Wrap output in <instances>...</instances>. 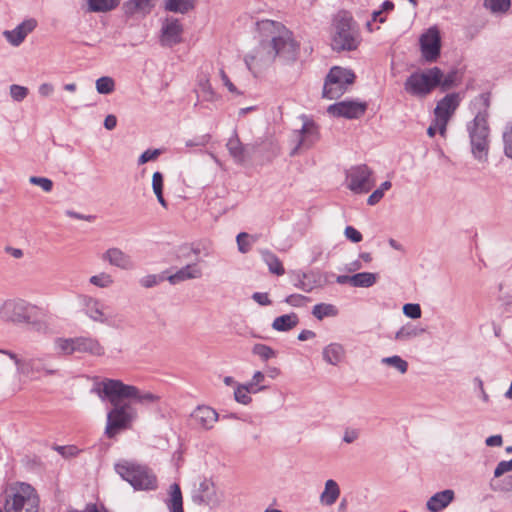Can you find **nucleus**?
Wrapping results in <instances>:
<instances>
[{"mask_svg":"<svg viewBox=\"0 0 512 512\" xmlns=\"http://www.w3.org/2000/svg\"><path fill=\"white\" fill-rule=\"evenodd\" d=\"M102 400H108L113 408L107 413L105 435L112 439L121 431L131 428L136 419V411L129 402L140 404L154 403L158 397L150 392H141L136 386L124 384L117 379H104L95 388Z\"/></svg>","mask_w":512,"mask_h":512,"instance_id":"obj_1","label":"nucleus"},{"mask_svg":"<svg viewBox=\"0 0 512 512\" xmlns=\"http://www.w3.org/2000/svg\"><path fill=\"white\" fill-rule=\"evenodd\" d=\"M480 108L474 119L467 123L471 152L479 160H486L489 150L490 128L488 124V109L490 107V93H481L476 99Z\"/></svg>","mask_w":512,"mask_h":512,"instance_id":"obj_2","label":"nucleus"},{"mask_svg":"<svg viewBox=\"0 0 512 512\" xmlns=\"http://www.w3.org/2000/svg\"><path fill=\"white\" fill-rule=\"evenodd\" d=\"M116 473L134 490L150 491L158 487L157 477L147 465L133 461L121 460L114 465Z\"/></svg>","mask_w":512,"mask_h":512,"instance_id":"obj_3","label":"nucleus"},{"mask_svg":"<svg viewBox=\"0 0 512 512\" xmlns=\"http://www.w3.org/2000/svg\"><path fill=\"white\" fill-rule=\"evenodd\" d=\"M5 493L4 512H38L39 497L30 484L15 482Z\"/></svg>","mask_w":512,"mask_h":512,"instance_id":"obj_4","label":"nucleus"},{"mask_svg":"<svg viewBox=\"0 0 512 512\" xmlns=\"http://www.w3.org/2000/svg\"><path fill=\"white\" fill-rule=\"evenodd\" d=\"M335 33L332 39V48L337 51H352L359 45V34L352 16L342 11L335 19Z\"/></svg>","mask_w":512,"mask_h":512,"instance_id":"obj_5","label":"nucleus"},{"mask_svg":"<svg viewBox=\"0 0 512 512\" xmlns=\"http://www.w3.org/2000/svg\"><path fill=\"white\" fill-rule=\"evenodd\" d=\"M266 23L276 27L280 32L270 42L271 51L269 52L268 61L279 57L283 62H294L299 54V44L293 39L292 32L278 22L266 21Z\"/></svg>","mask_w":512,"mask_h":512,"instance_id":"obj_6","label":"nucleus"},{"mask_svg":"<svg viewBox=\"0 0 512 512\" xmlns=\"http://www.w3.org/2000/svg\"><path fill=\"white\" fill-rule=\"evenodd\" d=\"M443 71L439 67H432L425 71L411 73L404 82V90L415 97H425L439 86Z\"/></svg>","mask_w":512,"mask_h":512,"instance_id":"obj_7","label":"nucleus"},{"mask_svg":"<svg viewBox=\"0 0 512 512\" xmlns=\"http://www.w3.org/2000/svg\"><path fill=\"white\" fill-rule=\"evenodd\" d=\"M355 77L352 70L339 66L332 67L325 77L322 97L329 100L340 98L348 86L354 83Z\"/></svg>","mask_w":512,"mask_h":512,"instance_id":"obj_8","label":"nucleus"},{"mask_svg":"<svg viewBox=\"0 0 512 512\" xmlns=\"http://www.w3.org/2000/svg\"><path fill=\"white\" fill-rule=\"evenodd\" d=\"M35 306L23 299L6 300L0 307V319L15 324L30 323Z\"/></svg>","mask_w":512,"mask_h":512,"instance_id":"obj_9","label":"nucleus"},{"mask_svg":"<svg viewBox=\"0 0 512 512\" xmlns=\"http://www.w3.org/2000/svg\"><path fill=\"white\" fill-rule=\"evenodd\" d=\"M372 174L366 164L351 167L346 174L347 187L356 194L368 193L375 185Z\"/></svg>","mask_w":512,"mask_h":512,"instance_id":"obj_10","label":"nucleus"},{"mask_svg":"<svg viewBox=\"0 0 512 512\" xmlns=\"http://www.w3.org/2000/svg\"><path fill=\"white\" fill-rule=\"evenodd\" d=\"M301 119L303 124L301 129L295 131L297 144L291 151V156L296 155L302 148H311L320 139L319 126L316 122L306 115H301Z\"/></svg>","mask_w":512,"mask_h":512,"instance_id":"obj_11","label":"nucleus"},{"mask_svg":"<svg viewBox=\"0 0 512 512\" xmlns=\"http://www.w3.org/2000/svg\"><path fill=\"white\" fill-rule=\"evenodd\" d=\"M459 104L460 96L458 93L447 94L438 101L434 109V115L435 123L438 125L441 135L445 134L447 123Z\"/></svg>","mask_w":512,"mask_h":512,"instance_id":"obj_12","label":"nucleus"},{"mask_svg":"<svg viewBox=\"0 0 512 512\" xmlns=\"http://www.w3.org/2000/svg\"><path fill=\"white\" fill-rule=\"evenodd\" d=\"M184 27L175 17H166L162 21L159 43L162 47L172 48L183 42Z\"/></svg>","mask_w":512,"mask_h":512,"instance_id":"obj_13","label":"nucleus"},{"mask_svg":"<svg viewBox=\"0 0 512 512\" xmlns=\"http://www.w3.org/2000/svg\"><path fill=\"white\" fill-rule=\"evenodd\" d=\"M423 59L428 63L438 60L441 54V35L436 27L429 28L419 39Z\"/></svg>","mask_w":512,"mask_h":512,"instance_id":"obj_14","label":"nucleus"},{"mask_svg":"<svg viewBox=\"0 0 512 512\" xmlns=\"http://www.w3.org/2000/svg\"><path fill=\"white\" fill-rule=\"evenodd\" d=\"M367 107L366 102L344 100L329 105L327 113L336 118L359 119L365 114Z\"/></svg>","mask_w":512,"mask_h":512,"instance_id":"obj_15","label":"nucleus"},{"mask_svg":"<svg viewBox=\"0 0 512 512\" xmlns=\"http://www.w3.org/2000/svg\"><path fill=\"white\" fill-rule=\"evenodd\" d=\"M191 499L197 505L214 506L218 504L214 482L211 479L203 478L192 490Z\"/></svg>","mask_w":512,"mask_h":512,"instance_id":"obj_16","label":"nucleus"},{"mask_svg":"<svg viewBox=\"0 0 512 512\" xmlns=\"http://www.w3.org/2000/svg\"><path fill=\"white\" fill-rule=\"evenodd\" d=\"M226 147L230 156L233 158L235 163L243 164L248 157L252 155L255 150L254 145H244L238 136L236 130L233 131L232 136L228 139Z\"/></svg>","mask_w":512,"mask_h":512,"instance_id":"obj_17","label":"nucleus"},{"mask_svg":"<svg viewBox=\"0 0 512 512\" xmlns=\"http://www.w3.org/2000/svg\"><path fill=\"white\" fill-rule=\"evenodd\" d=\"M85 314L94 322L111 325V321L104 314L103 305L97 298L88 295L80 296Z\"/></svg>","mask_w":512,"mask_h":512,"instance_id":"obj_18","label":"nucleus"},{"mask_svg":"<svg viewBox=\"0 0 512 512\" xmlns=\"http://www.w3.org/2000/svg\"><path fill=\"white\" fill-rule=\"evenodd\" d=\"M194 423L202 429L209 430L219 419V414L211 407L199 405L190 415Z\"/></svg>","mask_w":512,"mask_h":512,"instance_id":"obj_19","label":"nucleus"},{"mask_svg":"<svg viewBox=\"0 0 512 512\" xmlns=\"http://www.w3.org/2000/svg\"><path fill=\"white\" fill-rule=\"evenodd\" d=\"M104 261H108L110 265L118 267L122 270H132L135 263L132 258L121 249L113 247L106 250L102 255Z\"/></svg>","mask_w":512,"mask_h":512,"instance_id":"obj_20","label":"nucleus"},{"mask_svg":"<svg viewBox=\"0 0 512 512\" xmlns=\"http://www.w3.org/2000/svg\"><path fill=\"white\" fill-rule=\"evenodd\" d=\"M36 25L37 23L34 19L25 20L13 30H5L3 35L11 45L17 47L35 29Z\"/></svg>","mask_w":512,"mask_h":512,"instance_id":"obj_21","label":"nucleus"},{"mask_svg":"<svg viewBox=\"0 0 512 512\" xmlns=\"http://www.w3.org/2000/svg\"><path fill=\"white\" fill-rule=\"evenodd\" d=\"M455 499V492L452 489L439 491L432 495L426 502L429 512H440L448 507Z\"/></svg>","mask_w":512,"mask_h":512,"instance_id":"obj_22","label":"nucleus"},{"mask_svg":"<svg viewBox=\"0 0 512 512\" xmlns=\"http://www.w3.org/2000/svg\"><path fill=\"white\" fill-rule=\"evenodd\" d=\"M75 353H89L96 356L104 354V348L99 341L92 337H74Z\"/></svg>","mask_w":512,"mask_h":512,"instance_id":"obj_23","label":"nucleus"},{"mask_svg":"<svg viewBox=\"0 0 512 512\" xmlns=\"http://www.w3.org/2000/svg\"><path fill=\"white\" fill-rule=\"evenodd\" d=\"M202 276V270L198 266L197 263H191L183 266L179 270H177L174 274H171L167 277V280L170 284L175 285L180 282L198 279Z\"/></svg>","mask_w":512,"mask_h":512,"instance_id":"obj_24","label":"nucleus"},{"mask_svg":"<svg viewBox=\"0 0 512 512\" xmlns=\"http://www.w3.org/2000/svg\"><path fill=\"white\" fill-rule=\"evenodd\" d=\"M322 356L327 363L336 366L344 358L345 349L340 343H331L323 349Z\"/></svg>","mask_w":512,"mask_h":512,"instance_id":"obj_25","label":"nucleus"},{"mask_svg":"<svg viewBox=\"0 0 512 512\" xmlns=\"http://www.w3.org/2000/svg\"><path fill=\"white\" fill-rule=\"evenodd\" d=\"M298 323V315L292 312L276 317L272 323V328L276 331L286 332L296 327Z\"/></svg>","mask_w":512,"mask_h":512,"instance_id":"obj_26","label":"nucleus"},{"mask_svg":"<svg viewBox=\"0 0 512 512\" xmlns=\"http://www.w3.org/2000/svg\"><path fill=\"white\" fill-rule=\"evenodd\" d=\"M169 498L166 501V505L170 512H184L183 509V497L180 486L177 483H173L169 489Z\"/></svg>","mask_w":512,"mask_h":512,"instance_id":"obj_27","label":"nucleus"},{"mask_svg":"<svg viewBox=\"0 0 512 512\" xmlns=\"http://www.w3.org/2000/svg\"><path fill=\"white\" fill-rule=\"evenodd\" d=\"M261 256L272 274L280 276L285 273L282 262L275 253L265 249L261 251Z\"/></svg>","mask_w":512,"mask_h":512,"instance_id":"obj_28","label":"nucleus"},{"mask_svg":"<svg viewBox=\"0 0 512 512\" xmlns=\"http://www.w3.org/2000/svg\"><path fill=\"white\" fill-rule=\"evenodd\" d=\"M121 0H87V10L89 12H109L117 8Z\"/></svg>","mask_w":512,"mask_h":512,"instance_id":"obj_29","label":"nucleus"},{"mask_svg":"<svg viewBox=\"0 0 512 512\" xmlns=\"http://www.w3.org/2000/svg\"><path fill=\"white\" fill-rule=\"evenodd\" d=\"M339 495L340 489L338 484L332 479L327 480L325 483V489L321 494V501L324 504L331 506L337 501Z\"/></svg>","mask_w":512,"mask_h":512,"instance_id":"obj_30","label":"nucleus"},{"mask_svg":"<svg viewBox=\"0 0 512 512\" xmlns=\"http://www.w3.org/2000/svg\"><path fill=\"white\" fill-rule=\"evenodd\" d=\"M152 0H128L124 3L125 14L134 15L138 12L149 13L152 8Z\"/></svg>","mask_w":512,"mask_h":512,"instance_id":"obj_31","label":"nucleus"},{"mask_svg":"<svg viewBox=\"0 0 512 512\" xmlns=\"http://www.w3.org/2000/svg\"><path fill=\"white\" fill-rule=\"evenodd\" d=\"M195 7L193 0H165L164 8L173 13L186 14Z\"/></svg>","mask_w":512,"mask_h":512,"instance_id":"obj_32","label":"nucleus"},{"mask_svg":"<svg viewBox=\"0 0 512 512\" xmlns=\"http://www.w3.org/2000/svg\"><path fill=\"white\" fill-rule=\"evenodd\" d=\"M425 332L424 328H418L413 324L402 326L395 334V339L398 341H407L414 337L420 336Z\"/></svg>","mask_w":512,"mask_h":512,"instance_id":"obj_33","label":"nucleus"},{"mask_svg":"<svg viewBox=\"0 0 512 512\" xmlns=\"http://www.w3.org/2000/svg\"><path fill=\"white\" fill-rule=\"evenodd\" d=\"M378 275L371 272H360L352 275L353 287L368 288L373 286L377 281Z\"/></svg>","mask_w":512,"mask_h":512,"instance_id":"obj_34","label":"nucleus"},{"mask_svg":"<svg viewBox=\"0 0 512 512\" xmlns=\"http://www.w3.org/2000/svg\"><path fill=\"white\" fill-rule=\"evenodd\" d=\"M312 314L318 320H322L325 317H335L338 314V309L332 305L327 303H319L316 304L312 309Z\"/></svg>","mask_w":512,"mask_h":512,"instance_id":"obj_35","label":"nucleus"},{"mask_svg":"<svg viewBox=\"0 0 512 512\" xmlns=\"http://www.w3.org/2000/svg\"><path fill=\"white\" fill-rule=\"evenodd\" d=\"M96 90L99 94L108 95L115 90V81L109 76H102L96 80Z\"/></svg>","mask_w":512,"mask_h":512,"instance_id":"obj_36","label":"nucleus"},{"mask_svg":"<svg viewBox=\"0 0 512 512\" xmlns=\"http://www.w3.org/2000/svg\"><path fill=\"white\" fill-rule=\"evenodd\" d=\"M252 353L259 356L263 361L276 356V351L272 347L261 343H257L252 347Z\"/></svg>","mask_w":512,"mask_h":512,"instance_id":"obj_37","label":"nucleus"},{"mask_svg":"<svg viewBox=\"0 0 512 512\" xmlns=\"http://www.w3.org/2000/svg\"><path fill=\"white\" fill-rule=\"evenodd\" d=\"M382 363L387 364L389 366L394 367L397 369L401 374H404L408 370V362L404 359H402L398 355L385 357L382 359Z\"/></svg>","mask_w":512,"mask_h":512,"instance_id":"obj_38","label":"nucleus"},{"mask_svg":"<svg viewBox=\"0 0 512 512\" xmlns=\"http://www.w3.org/2000/svg\"><path fill=\"white\" fill-rule=\"evenodd\" d=\"M89 282L100 288H107L113 284V278L110 274L101 272L90 277Z\"/></svg>","mask_w":512,"mask_h":512,"instance_id":"obj_39","label":"nucleus"},{"mask_svg":"<svg viewBox=\"0 0 512 512\" xmlns=\"http://www.w3.org/2000/svg\"><path fill=\"white\" fill-rule=\"evenodd\" d=\"M73 338H57L55 341L56 349L63 355L75 353Z\"/></svg>","mask_w":512,"mask_h":512,"instance_id":"obj_40","label":"nucleus"},{"mask_svg":"<svg viewBox=\"0 0 512 512\" xmlns=\"http://www.w3.org/2000/svg\"><path fill=\"white\" fill-rule=\"evenodd\" d=\"M294 286L304 292H311L315 284L310 281L309 276L306 273L297 274V279L294 281Z\"/></svg>","mask_w":512,"mask_h":512,"instance_id":"obj_41","label":"nucleus"},{"mask_svg":"<svg viewBox=\"0 0 512 512\" xmlns=\"http://www.w3.org/2000/svg\"><path fill=\"white\" fill-rule=\"evenodd\" d=\"M457 81V71L451 70L446 75L443 74V77H440L439 86L441 91H447L456 85Z\"/></svg>","mask_w":512,"mask_h":512,"instance_id":"obj_42","label":"nucleus"},{"mask_svg":"<svg viewBox=\"0 0 512 512\" xmlns=\"http://www.w3.org/2000/svg\"><path fill=\"white\" fill-rule=\"evenodd\" d=\"M11 98L16 102L23 101L29 93V90L25 86L12 84L9 88Z\"/></svg>","mask_w":512,"mask_h":512,"instance_id":"obj_43","label":"nucleus"},{"mask_svg":"<svg viewBox=\"0 0 512 512\" xmlns=\"http://www.w3.org/2000/svg\"><path fill=\"white\" fill-rule=\"evenodd\" d=\"M510 0H485V6L492 12H505L510 7Z\"/></svg>","mask_w":512,"mask_h":512,"instance_id":"obj_44","label":"nucleus"},{"mask_svg":"<svg viewBox=\"0 0 512 512\" xmlns=\"http://www.w3.org/2000/svg\"><path fill=\"white\" fill-rule=\"evenodd\" d=\"M261 49L262 50L266 49V47L264 46L263 43H261L260 47L256 50L255 54H248L244 58V62L246 64L248 70L251 71L252 73H255V71H254V63L256 61H260V62L263 61L262 56L260 55L261 54V51H260Z\"/></svg>","mask_w":512,"mask_h":512,"instance_id":"obj_45","label":"nucleus"},{"mask_svg":"<svg viewBox=\"0 0 512 512\" xmlns=\"http://www.w3.org/2000/svg\"><path fill=\"white\" fill-rule=\"evenodd\" d=\"M29 182L33 185L39 186L45 192H51L53 189V181L46 177L31 176Z\"/></svg>","mask_w":512,"mask_h":512,"instance_id":"obj_46","label":"nucleus"},{"mask_svg":"<svg viewBox=\"0 0 512 512\" xmlns=\"http://www.w3.org/2000/svg\"><path fill=\"white\" fill-rule=\"evenodd\" d=\"M166 279L167 278L163 275L150 274V275L142 277L140 279V284H141V286H143L145 288H152V287L158 285L159 283L163 282Z\"/></svg>","mask_w":512,"mask_h":512,"instance_id":"obj_47","label":"nucleus"},{"mask_svg":"<svg viewBox=\"0 0 512 512\" xmlns=\"http://www.w3.org/2000/svg\"><path fill=\"white\" fill-rule=\"evenodd\" d=\"M250 235L246 232H240L236 237L239 252L245 254L251 249V242L248 240Z\"/></svg>","mask_w":512,"mask_h":512,"instance_id":"obj_48","label":"nucleus"},{"mask_svg":"<svg viewBox=\"0 0 512 512\" xmlns=\"http://www.w3.org/2000/svg\"><path fill=\"white\" fill-rule=\"evenodd\" d=\"M403 313L406 317L411 319H418L421 317V307L417 303H407L403 306Z\"/></svg>","mask_w":512,"mask_h":512,"instance_id":"obj_49","label":"nucleus"},{"mask_svg":"<svg viewBox=\"0 0 512 512\" xmlns=\"http://www.w3.org/2000/svg\"><path fill=\"white\" fill-rule=\"evenodd\" d=\"M504 154L512 159V126L503 133Z\"/></svg>","mask_w":512,"mask_h":512,"instance_id":"obj_50","label":"nucleus"},{"mask_svg":"<svg viewBox=\"0 0 512 512\" xmlns=\"http://www.w3.org/2000/svg\"><path fill=\"white\" fill-rule=\"evenodd\" d=\"M244 386L237 385L235 391H234V398L235 400L243 405H247L252 401V398L249 396V393H247L244 389Z\"/></svg>","mask_w":512,"mask_h":512,"instance_id":"obj_51","label":"nucleus"},{"mask_svg":"<svg viewBox=\"0 0 512 512\" xmlns=\"http://www.w3.org/2000/svg\"><path fill=\"white\" fill-rule=\"evenodd\" d=\"M161 154L160 149H147L144 151L140 157L138 158V164L143 165L149 161H153L157 159V157Z\"/></svg>","mask_w":512,"mask_h":512,"instance_id":"obj_52","label":"nucleus"},{"mask_svg":"<svg viewBox=\"0 0 512 512\" xmlns=\"http://www.w3.org/2000/svg\"><path fill=\"white\" fill-rule=\"evenodd\" d=\"M164 176L161 172L156 171L152 176V189L154 194L163 192Z\"/></svg>","mask_w":512,"mask_h":512,"instance_id":"obj_53","label":"nucleus"},{"mask_svg":"<svg viewBox=\"0 0 512 512\" xmlns=\"http://www.w3.org/2000/svg\"><path fill=\"white\" fill-rule=\"evenodd\" d=\"M285 303L293 306V307H300L302 306L306 301H309V298L306 296H303L301 294H291L288 295L285 298Z\"/></svg>","mask_w":512,"mask_h":512,"instance_id":"obj_54","label":"nucleus"},{"mask_svg":"<svg viewBox=\"0 0 512 512\" xmlns=\"http://www.w3.org/2000/svg\"><path fill=\"white\" fill-rule=\"evenodd\" d=\"M509 471H512V459L508 461H500L494 470V477L498 478Z\"/></svg>","mask_w":512,"mask_h":512,"instance_id":"obj_55","label":"nucleus"},{"mask_svg":"<svg viewBox=\"0 0 512 512\" xmlns=\"http://www.w3.org/2000/svg\"><path fill=\"white\" fill-rule=\"evenodd\" d=\"M345 236L353 243H359L362 241V234L355 229L353 226H347L344 231Z\"/></svg>","mask_w":512,"mask_h":512,"instance_id":"obj_56","label":"nucleus"},{"mask_svg":"<svg viewBox=\"0 0 512 512\" xmlns=\"http://www.w3.org/2000/svg\"><path fill=\"white\" fill-rule=\"evenodd\" d=\"M211 136L209 134L201 135L186 141L187 147L205 146L209 143Z\"/></svg>","mask_w":512,"mask_h":512,"instance_id":"obj_57","label":"nucleus"},{"mask_svg":"<svg viewBox=\"0 0 512 512\" xmlns=\"http://www.w3.org/2000/svg\"><path fill=\"white\" fill-rule=\"evenodd\" d=\"M55 450L63 457H72L78 454V449L74 445L69 446H56Z\"/></svg>","mask_w":512,"mask_h":512,"instance_id":"obj_58","label":"nucleus"},{"mask_svg":"<svg viewBox=\"0 0 512 512\" xmlns=\"http://www.w3.org/2000/svg\"><path fill=\"white\" fill-rule=\"evenodd\" d=\"M252 299L261 306H268L272 304L267 293L254 292L252 294Z\"/></svg>","mask_w":512,"mask_h":512,"instance_id":"obj_59","label":"nucleus"},{"mask_svg":"<svg viewBox=\"0 0 512 512\" xmlns=\"http://www.w3.org/2000/svg\"><path fill=\"white\" fill-rule=\"evenodd\" d=\"M359 437V430L358 429H352L347 428L344 432L343 441L345 443H353L356 439Z\"/></svg>","mask_w":512,"mask_h":512,"instance_id":"obj_60","label":"nucleus"},{"mask_svg":"<svg viewBox=\"0 0 512 512\" xmlns=\"http://www.w3.org/2000/svg\"><path fill=\"white\" fill-rule=\"evenodd\" d=\"M65 213L70 218H74V219H78V220H85L88 222H92L96 218L94 215H84V214H80L73 210H67Z\"/></svg>","mask_w":512,"mask_h":512,"instance_id":"obj_61","label":"nucleus"},{"mask_svg":"<svg viewBox=\"0 0 512 512\" xmlns=\"http://www.w3.org/2000/svg\"><path fill=\"white\" fill-rule=\"evenodd\" d=\"M220 76H221V79L224 83V85L228 88V90L232 93H236V94H241L236 86L230 81L229 77L227 76V74L225 73L224 70H220Z\"/></svg>","mask_w":512,"mask_h":512,"instance_id":"obj_62","label":"nucleus"},{"mask_svg":"<svg viewBox=\"0 0 512 512\" xmlns=\"http://www.w3.org/2000/svg\"><path fill=\"white\" fill-rule=\"evenodd\" d=\"M485 443L489 447L501 446L503 439L501 435H492L486 438Z\"/></svg>","mask_w":512,"mask_h":512,"instance_id":"obj_63","label":"nucleus"},{"mask_svg":"<svg viewBox=\"0 0 512 512\" xmlns=\"http://www.w3.org/2000/svg\"><path fill=\"white\" fill-rule=\"evenodd\" d=\"M54 91V87L50 83H43L39 86L38 92L42 97L50 96Z\"/></svg>","mask_w":512,"mask_h":512,"instance_id":"obj_64","label":"nucleus"}]
</instances>
